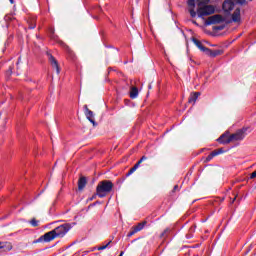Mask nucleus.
I'll return each instance as SVG.
<instances>
[{"instance_id": "nucleus-13", "label": "nucleus", "mask_w": 256, "mask_h": 256, "mask_svg": "<svg viewBox=\"0 0 256 256\" xmlns=\"http://www.w3.org/2000/svg\"><path fill=\"white\" fill-rule=\"evenodd\" d=\"M49 61H50L51 65H52V67H54V69H56L57 75H59V73H60L59 64L57 63V60L55 59V57L50 56L49 57Z\"/></svg>"}, {"instance_id": "nucleus-21", "label": "nucleus", "mask_w": 256, "mask_h": 256, "mask_svg": "<svg viewBox=\"0 0 256 256\" xmlns=\"http://www.w3.org/2000/svg\"><path fill=\"white\" fill-rule=\"evenodd\" d=\"M211 0H198V7H203L206 3H209Z\"/></svg>"}, {"instance_id": "nucleus-24", "label": "nucleus", "mask_w": 256, "mask_h": 256, "mask_svg": "<svg viewBox=\"0 0 256 256\" xmlns=\"http://www.w3.org/2000/svg\"><path fill=\"white\" fill-rule=\"evenodd\" d=\"M214 153H217V155H221L222 153H225V150H223V148H220L218 150H214Z\"/></svg>"}, {"instance_id": "nucleus-1", "label": "nucleus", "mask_w": 256, "mask_h": 256, "mask_svg": "<svg viewBox=\"0 0 256 256\" xmlns=\"http://www.w3.org/2000/svg\"><path fill=\"white\" fill-rule=\"evenodd\" d=\"M246 132L247 128H243L232 135H229V133H224L217 139V141L222 145H228V143H231V141H242V139H245Z\"/></svg>"}, {"instance_id": "nucleus-23", "label": "nucleus", "mask_w": 256, "mask_h": 256, "mask_svg": "<svg viewBox=\"0 0 256 256\" xmlns=\"http://www.w3.org/2000/svg\"><path fill=\"white\" fill-rule=\"evenodd\" d=\"M110 244H111V242H108L106 245L100 246V247L98 248V251H103V250H105V248H106V247H109Z\"/></svg>"}, {"instance_id": "nucleus-5", "label": "nucleus", "mask_w": 256, "mask_h": 256, "mask_svg": "<svg viewBox=\"0 0 256 256\" xmlns=\"http://www.w3.org/2000/svg\"><path fill=\"white\" fill-rule=\"evenodd\" d=\"M54 239H57V236H55V232L52 230L40 236L36 243H51Z\"/></svg>"}, {"instance_id": "nucleus-7", "label": "nucleus", "mask_w": 256, "mask_h": 256, "mask_svg": "<svg viewBox=\"0 0 256 256\" xmlns=\"http://www.w3.org/2000/svg\"><path fill=\"white\" fill-rule=\"evenodd\" d=\"M145 225H147V221L138 223L137 226H133L131 228V231L128 233V237H133L135 233H139V231H143V229L145 228Z\"/></svg>"}, {"instance_id": "nucleus-16", "label": "nucleus", "mask_w": 256, "mask_h": 256, "mask_svg": "<svg viewBox=\"0 0 256 256\" xmlns=\"http://www.w3.org/2000/svg\"><path fill=\"white\" fill-rule=\"evenodd\" d=\"M199 95H201L199 92H194L193 94H191L188 103H192L193 105H195V101L199 99Z\"/></svg>"}, {"instance_id": "nucleus-9", "label": "nucleus", "mask_w": 256, "mask_h": 256, "mask_svg": "<svg viewBox=\"0 0 256 256\" xmlns=\"http://www.w3.org/2000/svg\"><path fill=\"white\" fill-rule=\"evenodd\" d=\"M84 107H85V115L88 121H90V123H92V125L96 127L97 123L95 122V115L93 114V111L89 110V108H87V105Z\"/></svg>"}, {"instance_id": "nucleus-11", "label": "nucleus", "mask_w": 256, "mask_h": 256, "mask_svg": "<svg viewBox=\"0 0 256 256\" xmlns=\"http://www.w3.org/2000/svg\"><path fill=\"white\" fill-rule=\"evenodd\" d=\"M232 21L234 23H239L241 21V9L236 8L232 14Z\"/></svg>"}, {"instance_id": "nucleus-36", "label": "nucleus", "mask_w": 256, "mask_h": 256, "mask_svg": "<svg viewBox=\"0 0 256 256\" xmlns=\"http://www.w3.org/2000/svg\"><path fill=\"white\" fill-rule=\"evenodd\" d=\"M188 239H191V236H187Z\"/></svg>"}, {"instance_id": "nucleus-28", "label": "nucleus", "mask_w": 256, "mask_h": 256, "mask_svg": "<svg viewBox=\"0 0 256 256\" xmlns=\"http://www.w3.org/2000/svg\"><path fill=\"white\" fill-rule=\"evenodd\" d=\"M177 189H179V186H178V185H175V186H174V191H177Z\"/></svg>"}, {"instance_id": "nucleus-15", "label": "nucleus", "mask_w": 256, "mask_h": 256, "mask_svg": "<svg viewBox=\"0 0 256 256\" xmlns=\"http://www.w3.org/2000/svg\"><path fill=\"white\" fill-rule=\"evenodd\" d=\"M194 45H196V47H198V49H200V51H203L205 53V51H207V48L205 46H203V44L201 43V41L197 40L196 38L192 39Z\"/></svg>"}, {"instance_id": "nucleus-18", "label": "nucleus", "mask_w": 256, "mask_h": 256, "mask_svg": "<svg viewBox=\"0 0 256 256\" xmlns=\"http://www.w3.org/2000/svg\"><path fill=\"white\" fill-rule=\"evenodd\" d=\"M0 249H5V251H11V244L9 242H0Z\"/></svg>"}, {"instance_id": "nucleus-20", "label": "nucleus", "mask_w": 256, "mask_h": 256, "mask_svg": "<svg viewBox=\"0 0 256 256\" xmlns=\"http://www.w3.org/2000/svg\"><path fill=\"white\" fill-rule=\"evenodd\" d=\"M213 157H217V153H214V151L206 157L207 163H209V161H211Z\"/></svg>"}, {"instance_id": "nucleus-14", "label": "nucleus", "mask_w": 256, "mask_h": 256, "mask_svg": "<svg viewBox=\"0 0 256 256\" xmlns=\"http://www.w3.org/2000/svg\"><path fill=\"white\" fill-rule=\"evenodd\" d=\"M86 185H87V178L81 177L78 180V189H79V191H83V189H85Z\"/></svg>"}, {"instance_id": "nucleus-37", "label": "nucleus", "mask_w": 256, "mask_h": 256, "mask_svg": "<svg viewBox=\"0 0 256 256\" xmlns=\"http://www.w3.org/2000/svg\"><path fill=\"white\" fill-rule=\"evenodd\" d=\"M90 201H93V198H92V199H90Z\"/></svg>"}, {"instance_id": "nucleus-6", "label": "nucleus", "mask_w": 256, "mask_h": 256, "mask_svg": "<svg viewBox=\"0 0 256 256\" xmlns=\"http://www.w3.org/2000/svg\"><path fill=\"white\" fill-rule=\"evenodd\" d=\"M224 19L223 16L217 14L208 17V19L205 21V25H215L217 23H223Z\"/></svg>"}, {"instance_id": "nucleus-31", "label": "nucleus", "mask_w": 256, "mask_h": 256, "mask_svg": "<svg viewBox=\"0 0 256 256\" xmlns=\"http://www.w3.org/2000/svg\"><path fill=\"white\" fill-rule=\"evenodd\" d=\"M192 23H193L194 25H197V22H196L195 20H192Z\"/></svg>"}, {"instance_id": "nucleus-29", "label": "nucleus", "mask_w": 256, "mask_h": 256, "mask_svg": "<svg viewBox=\"0 0 256 256\" xmlns=\"http://www.w3.org/2000/svg\"><path fill=\"white\" fill-rule=\"evenodd\" d=\"M29 29H35V25H30Z\"/></svg>"}, {"instance_id": "nucleus-39", "label": "nucleus", "mask_w": 256, "mask_h": 256, "mask_svg": "<svg viewBox=\"0 0 256 256\" xmlns=\"http://www.w3.org/2000/svg\"><path fill=\"white\" fill-rule=\"evenodd\" d=\"M0 117H1V113H0Z\"/></svg>"}, {"instance_id": "nucleus-38", "label": "nucleus", "mask_w": 256, "mask_h": 256, "mask_svg": "<svg viewBox=\"0 0 256 256\" xmlns=\"http://www.w3.org/2000/svg\"><path fill=\"white\" fill-rule=\"evenodd\" d=\"M90 201H93V198H92V199H90Z\"/></svg>"}, {"instance_id": "nucleus-35", "label": "nucleus", "mask_w": 256, "mask_h": 256, "mask_svg": "<svg viewBox=\"0 0 256 256\" xmlns=\"http://www.w3.org/2000/svg\"><path fill=\"white\" fill-rule=\"evenodd\" d=\"M235 200H236V198H234V199H233L232 203H234V202H235Z\"/></svg>"}, {"instance_id": "nucleus-33", "label": "nucleus", "mask_w": 256, "mask_h": 256, "mask_svg": "<svg viewBox=\"0 0 256 256\" xmlns=\"http://www.w3.org/2000/svg\"><path fill=\"white\" fill-rule=\"evenodd\" d=\"M148 89H152V86H151V84H149V86H148Z\"/></svg>"}, {"instance_id": "nucleus-26", "label": "nucleus", "mask_w": 256, "mask_h": 256, "mask_svg": "<svg viewBox=\"0 0 256 256\" xmlns=\"http://www.w3.org/2000/svg\"><path fill=\"white\" fill-rule=\"evenodd\" d=\"M256 177V171H254L251 175H250V179H255Z\"/></svg>"}, {"instance_id": "nucleus-27", "label": "nucleus", "mask_w": 256, "mask_h": 256, "mask_svg": "<svg viewBox=\"0 0 256 256\" xmlns=\"http://www.w3.org/2000/svg\"><path fill=\"white\" fill-rule=\"evenodd\" d=\"M190 233H195V226H192V227L190 228Z\"/></svg>"}, {"instance_id": "nucleus-30", "label": "nucleus", "mask_w": 256, "mask_h": 256, "mask_svg": "<svg viewBox=\"0 0 256 256\" xmlns=\"http://www.w3.org/2000/svg\"><path fill=\"white\" fill-rule=\"evenodd\" d=\"M11 5H13V3H15V0H9Z\"/></svg>"}, {"instance_id": "nucleus-8", "label": "nucleus", "mask_w": 256, "mask_h": 256, "mask_svg": "<svg viewBox=\"0 0 256 256\" xmlns=\"http://www.w3.org/2000/svg\"><path fill=\"white\" fill-rule=\"evenodd\" d=\"M222 9L224 13H231V11L235 9V3H233L231 0H226L222 5Z\"/></svg>"}, {"instance_id": "nucleus-12", "label": "nucleus", "mask_w": 256, "mask_h": 256, "mask_svg": "<svg viewBox=\"0 0 256 256\" xmlns=\"http://www.w3.org/2000/svg\"><path fill=\"white\" fill-rule=\"evenodd\" d=\"M206 55H209V57H217L218 55H221L223 53V51L221 50H211L209 48H206L205 51Z\"/></svg>"}, {"instance_id": "nucleus-4", "label": "nucleus", "mask_w": 256, "mask_h": 256, "mask_svg": "<svg viewBox=\"0 0 256 256\" xmlns=\"http://www.w3.org/2000/svg\"><path fill=\"white\" fill-rule=\"evenodd\" d=\"M215 13V7L211 5L198 6V17H207V15H213Z\"/></svg>"}, {"instance_id": "nucleus-19", "label": "nucleus", "mask_w": 256, "mask_h": 256, "mask_svg": "<svg viewBox=\"0 0 256 256\" xmlns=\"http://www.w3.org/2000/svg\"><path fill=\"white\" fill-rule=\"evenodd\" d=\"M137 169H139V163H136L127 173V177H129V175H133V173H135L137 171Z\"/></svg>"}, {"instance_id": "nucleus-34", "label": "nucleus", "mask_w": 256, "mask_h": 256, "mask_svg": "<svg viewBox=\"0 0 256 256\" xmlns=\"http://www.w3.org/2000/svg\"><path fill=\"white\" fill-rule=\"evenodd\" d=\"M123 253H124V252H121L119 256H123Z\"/></svg>"}, {"instance_id": "nucleus-22", "label": "nucleus", "mask_w": 256, "mask_h": 256, "mask_svg": "<svg viewBox=\"0 0 256 256\" xmlns=\"http://www.w3.org/2000/svg\"><path fill=\"white\" fill-rule=\"evenodd\" d=\"M30 225H32V227H39V221L34 218L30 221Z\"/></svg>"}, {"instance_id": "nucleus-10", "label": "nucleus", "mask_w": 256, "mask_h": 256, "mask_svg": "<svg viewBox=\"0 0 256 256\" xmlns=\"http://www.w3.org/2000/svg\"><path fill=\"white\" fill-rule=\"evenodd\" d=\"M188 7L191 17H197V12L195 11V0H188Z\"/></svg>"}, {"instance_id": "nucleus-25", "label": "nucleus", "mask_w": 256, "mask_h": 256, "mask_svg": "<svg viewBox=\"0 0 256 256\" xmlns=\"http://www.w3.org/2000/svg\"><path fill=\"white\" fill-rule=\"evenodd\" d=\"M143 161H147V157L142 156V158L137 163H139V165H141V163H143Z\"/></svg>"}, {"instance_id": "nucleus-3", "label": "nucleus", "mask_w": 256, "mask_h": 256, "mask_svg": "<svg viewBox=\"0 0 256 256\" xmlns=\"http://www.w3.org/2000/svg\"><path fill=\"white\" fill-rule=\"evenodd\" d=\"M75 225V223L72 224H63L60 225L58 227H56L53 231H54V235L57 237H65V235H67V233H69V230Z\"/></svg>"}, {"instance_id": "nucleus-32", "label": "nucleus", "mask_w": 256, "mask_h": 256, "mask_svg": "<svg viewBox=\"0 0 256 256\" xmlns=\"http://www.w3.org/2000/svg\"><path fill=\"white\" fill-rule=\"evenodd\" d=\"M50 32L53 35V33H55V30L51 29Z\"/></svg>"}, {"instance_id": "nucleus-2", "label": "nucleus", "mask_w": 256, "mask_h": 256, "mask_svg": "<svg viewBox=\"0 0 256 256\" xmlns=\"http://www.w3.org/2000/svg\"><path fill=\"white\" fill-rule=\"evenodd\" d=\"M111 191H113V182L109 180L99 182L96 188V193L100 199L107 197V194L111 193Z\"/></svg>"}, {"instance_id": "nucleus-17", "label": "nucleus", "mask_w": 256, "mask_h": 256, "mask_svg": "<svg viewBox=\"0 0 256 256\" xmlns=\"http://www.w3.org/2000/svg\"><path fill=\"white\" fill-rule=\"evenodd\" d=\"M138 96H139V90L137 89V87H132L130 90V98L137 99Z\"/></svg>"}]
</instances>
